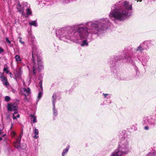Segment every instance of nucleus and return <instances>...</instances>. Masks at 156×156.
Here are the masks:
<instances>
[{
    "label": "nucleus",
    "instance_id": "nucleus-1",
    "mask_svg": "<svg viewBox=\"0 0 156 156\" xmlns=\"http://www.w3.org/2000/svg\"><path fill=\"white\" fill-rule=\"evenodd\" d=\"M110 24L108 19H102L87 22L83 25L81 24L62 28L57 30L56 34L60 40L64 41L78 40L86 38L89 34L99 36L107 29Z\"/></svg>",
    "mask_w": 156,
    "mask_h": 156
},
{
    "label": "nucleus",
    "instance_id": "nucleus-2",
    "mask_svg": "<svg viewBox=\"0 0 156 156\" xmlns=\"http://www.w3.org/2000/svg\"><path fill=\"white\" fill-rule=\"evenodd\" d=\"M115 6L116 8L110 11L109 15L112 20L124 21L130 15L129 12L132 10V7L129 2L120 1Z\"/></svg>",
    "mask_w": 156,
    "mask_h": 156
},
{
    "label": "nucleus",
    "instance_id": "nucleus-3",
    "mask_svg": "<svg viewBox=\"0 0 156 156\" xmlns=\"http://www.w3.org/2000/svg\"><path fill=\"white\" fill-rule=\"evenodd\" d=\"M130 140L129 138L125 137L121 139L119 143L118 149L113 152L111 156H122L127 153L130 148L129 144Z\"/></svg>",
    "mask_w": 156,
    "mask_h": 156
},
{
    "label": "nucleus",
    "instance_id": "nucleus-4",
    "mask_svg": "<svg viewBox=\"0 0 156 156\" xmlns=\"http://www.w3.org/2000/svg\"><path fill=\"white\" fill-rule=\"evenodd\" d=\"M33 70L34 74L39 72L43 68L41 58L37 55L33 51L32 54Z\"/></svg>",
    "mask_w": 156,
    "mask_h": 156
},
{
    "label": "nucleus",
    "instance_id": "nucleus-5",
    "mask_svg": "<svg viewBox=\"0 0 156 156\" xmlns=\"http://www.w3.org/2000/svg\"><path fill=\"white\" fill-rule=\"evenodd\" d=\"M149 58V56L148 55H144L139 58V60L141 62L143 65L145 66H147Z\"/></svg>",
    "mask_w": 156,
    "mask_h": 156
},
{
    "label": "nucleus",
    "instance_id": "nucleus-6",
    "mask_svg": "<svg viewBox=\"0 0 156 156\" xmlns=\"http://www.w3.org/2000/svg\"><path fill=\"white\" fill-rule=\"evenodd\" d=\"M18 106L16 103H10L8 104L7 109L9 111H17L18 109Z\"/></svg>",
    "mask_w": 156,
    "mask_h": 156
},
{
    "label": "nucleus",
    "instance_id": "nucleus-7",
    "mask_svg": "<svg viewBox=\"0 0 156 156\" xmlns=\"http://www.w3.org/2000/svg\"><path fill=\"white\" fill-rule=\"evenodd\" d=\"M20 93L21 94L26 97L29 95L30 93V89L29 88H27V89L22 88L20 90Z\"/></svg>",
    "mask_w": 156,
    "mask_h": 156
},
{
    "label": "nucleus",
    "instance_id": "nucleus-8",
    "mask_svg": "<svg viewBox=\"0 0 156 156\" xmlns=\"http://www.w3.org/2000/svg\"><path fill=\"white\" fill-rule=\"evenodd\" d=\"M13 7H16L18 12H19L20 13H21L22 15L24 14L23 8V7H22L21 5H20L19 2H16V4L13 6Z\"/></svg>",
    "mask_w": 156,
    "mask_h": 156
},
{
    "label": "nucleus",
    "instance_id": "nucleus-9",
    "mask_svg": "<svg viewBox=\"0 0 156 156\" xmlns=\"http://www.w3.org/2000/svg\"><path fill=\"white\" fill-rule=\"evenodd\" d=\"M144 49H147L151 47L152 44V42L151 41H145L142 43Z\"/></svg>",
    "mask_w": 156,
    "mask_h": 156
},
{
    "label": "nucleus",
    "instance_id": "nucleus-10",
    "mask_svg": "<svg viewBox=\"0 0 156 156\" xmlns=\"http://www.w3.org/2000/svg\"><path fill=\"white\" fill-rule=\"evenodd\" d=\"M16 141L13 142V146L18 149H20V139L15 138Z\"/></svg>",
    "mask_w": 156,
    "mask_h": 156
},
{
    "label": "nucleus",
    "instance_id": "nucleus-11",
    "mask_svg": "<svg viewBox=\"0 0 156 156\" xmlns=\"http://www.w3.org/2000/svg\"><path fill=\"white\" fill-rule=\"evenodd\" d=\"M22 71L21 69H19L18 70L16 71L15 73V75L16 77L20 78L22 75Z\"/></svg>",
    "mask_w": 156,
    "mask_h": 156
},
{
    "label": "nucleus",
    "instance_id": "nucleus-12",
    "mask_svg": "<svg viewBox=\"0 0 156 156\" xmlns=\"http://www.w3.org/2000/svg\"><path fill=\"white\" fill-rule=\"evenodd\" d=\"M33 132L34 134V137L35 139H37L38 137L39 131L38 129H37L36 127H34L33 129Z\"/></svg>",
    "mask_w": 156,
    "mask_h": 156
},
{
    "label": "nucleus",
    "instance_id": "nucleus-13",
    "mask_svg": "<svg viewBox=\"0 0 156 156\" xmlns=\"http://www.w3.org/2000/svg\"><path fill=\"white\" fill-rule=\"evenodd\" d=\"M146 156H156V147H154V150L149 153Z\"/></svg>",
    "mask_w": 156,
    "mask_h": 156
},
{
    "label": "nucleus",
    "instance_id": "nucleus-14",
    "mask_svg": "<svg viewBox=\"0 0 156 156\" xmlns=\"http://www.w3.org/2000/svg\"><path fill=\"white\" fill-rule=\"evenodd\" d=\"M69 147L67 146L65 149H64L62 153V156H65V155H66L69 150Z\"/></svg>",
    "mask_w": 156,
    "mask_h": 156
},
{
    "label": "nucleus",
    "instance_id": "nucleus-15",
    "mask_svg": "<svg viewBox=\"0 0 156 156\" xmlns=\"http://www.w3.org/2000/svg\"><path fill=\"white\" fill-rule=\"evenodd\" d=\"M145 49H144L142 44H141L137 48H136V51H140V52H142Z\"/></svg>",
    "mask_w": 156,
    "mask_h": 156
},
{
    "label": "nucleus",
    "instance_id": "nucleus-16",
    "mask_svg": "<svg viewBox=\"0 0 156 156\" xmlns=\"http://www.w3.org/2000/svg\"><path fill=\"white\" fill-rule=\"evenodd\" d=\"M57 98V96L55 94H54L52 96V101L53 103V106L55 105V102Z\"/></svg>",
    "mask_w": 156,
    "mask_h": 156
},
{
    "label": "nucleus",
    "instance_id": "nucleus-17",
    "mask_svg": "<svg viewBox=\"0 0 156 156\" xmlns=\"http://www.w3.org/2000/svg\"><path fill=\"white\" fill-rule=\"evenodd\" d=\"M12 117L13 119H16L17 118H19L20 117V115L17 113V111L15 112L13 114Z\"/></svg>",
    "mask_w": 156,
    "mask_h": 156
},
{
    "label": "nucleus",
    "instance_id": "nucleus-18",
    "mask_svg": "<svg viewBox=\"0 0 156 156\" xmlns=\"http://www.w3.org/2000/svg\"><path fill=\"white\" fill-rule=\"evenodd\" d=\"M47 3L48 2H46V0H42L41 1H39V4L40 6H43L46 4H48Z\"/></svg>",
    "mask_w": 156,
    "mask_h": 156
},
{
    "label": "nucleus",
    "instance_id": "nucleus-19",
    "mask_svg": "<svg viewBox=\"0 0 156 156\" xmlns=\"http://www.w3.org/2000/svg\"><path fill=\"white\" fill-rule=\"evenodd\" d=\"M53 113L54 116H56L57 115V112L55 108V105L53 106Z\"/></svg>",
    "mask_w": 156,
    "mask_h": 156
},
{
    "label": "nucleus",
    "instance_id": "nucleus-20",
    "mask_svg": "<svg viewBox=\"0 0 156 156\" xmlns=\"http://www.w3.org/2000/svg\"><path fill=\"white\" fill-rule=\"evenodd\" d=\"M31 121L33 123H35L37 122L36 117L34 115H31Z\"/></svg>",
    "mask_w": 156,
    "mask_h": 156
},
{
    "label": "nucleus",
    "instance_id": "nucleus-21",
    "mask_svg": "<svg viewBox=\"0 0 156 156\" xmlns=\"http://www.w3.org/2000/svg\"><path fill=\"white\" fill-rule=\"evenodd\" d=\"M15 58L16 59V61L17 62H19L21 61V59L19 55H16Z\"/></svg>",
    "mask_w": 156,
    "mask_h": 156
},
{
    "label": "nucleus",
    "instance_id": "nucleus-22",
    "mask_svg": "<svg viewBox=\"0 0 156 156\" xmlns=\"http://www.w3.org/2000/svg\"><path fill=\"white\" fill-rule=\"evenodd\" d=\"M29 24L31 26H33L35 27H37V23L36 21H31L29 22Z\"/></svg>",
    "mask_w": 156,
    "mask_h": 156
},
{
    "label": "nucleus",
    "instance_id": "nucleus-23",
    "mask_svg": "<svg viewBox=\"0 0 156 156\" xmlns=\"http://www.w3.org/2000/svg\"><path fill=\"white\" fill-rule=\"evenodd\" d=\"M72 0H60V2L63 4L68 3L70 2Z\"/></svg>",
    "mask_w": 156,
    "mask_h": 156
},
{
    "label": "nucleus",
    "instance_id": "nucleus-24",
    "mask_svg": "<svg viewBox=\"0 0 156 156\" xmlns=\"http://www.w3.org/2000/svg\"><path fill=\"white\" fill-rule=\"evenodd\" d=\"M27 147L26 144H22L20 146V149L24 150L26 149Z\"/></svg>",
    "mask_w": 156,
    "mask_h": 156
},
{
    "label": "nucleus",
    "instance_id": "nucleus-25",
    "mask_svg": "<svg viewBox=\"0 0 156 156\" xmlns=\"http://www.w3.org/2000/svg\"><path fill=\"white\" fill-rule=\"evenodd\" d=\"M81 45L82 46H87L88 45V43L87 42V41L85 40L82 41Z\"/></svg>",
    "mask_w": 156,
    "mask_h": 156
},
{
    "label": "nucleus",
    "instance_id": "nucleus-26",
    "mask_svg": "<svg viewBox=\"0 0 156 156\" xmlns=\"http://www.w3.org/2000/svg\"><path fill=\"white\" fill-rule=\"evenodd\" d=\"M43 94V93L41 91L38 94L37 98V101H38L41 98V97L42 95Z\"/></svg>",
    "mask_w": 156,
    "mask_h": 156
},
{
    "label": "nucleus",
    "instance_id": "nucleus-27",
    "mask_svg": "<svg viewBox=\"0 0 156 156\" xmlns=\"http://www.w3.org/2000/svg\"><path fill=\"white\" fill-rule=\"evenodd\" d=\"M32 12L30 9L28 8L26 10V13L27 16H29L31 15Z\"/></svg>",
    "mask_w": 156,
    "mask_h": 156
},
{
    "label": "nucleus",
    "instance_id": "nucleus-28",
    "mask_svg": "<svg viewBox=\"0 0 156 156\" xmlns=\"http://www.w3.org/2000/svg\"><path fill=\"white\" fill-rule=\"evenodd\" d=\"M3 84L5 86L7 87L8 85H9V83L7 81V79L5 80V81H3L2 82Z\"/></svg>",
    "mask_w": 156,
    "mask_h": 156
},
{
    "label": "nucleus",
    "instance_id": "nucleus-29",
    "mask_svg": "<svg viewBox=\"0 0 156 156\" xmlns=\"http://www.w3.org/2000/svg\"><path fill=\"white\" fill-rule=\"evenodd\" d=\"M10 135L12 137H14L16 135V133L14 131H11L10 133Z\"/></svg>",
    "mask_w": 156,
    "mask_h": 156
},
{
    "label": "nucleus",
    "instance_id": "nucleus-30",
    "mask_svg": "<svg viewBox=\"0 0 156 156\" xmlns=\"http://www.w3.org/2000/svg\"><path fill=\"white\" fill-rule=\"evenodd\" d=\"M5 101H8L10 99V98L9 96H6L5 97Z\"/></svg>",
    "mask_w": 156,
    "mask_h": 156
},
{
    "label": "nucleus",
    "instance_id": "nucleus-31",
    "mask_svg": "<svg viewBox=\"0 0 156 156\" xmlns=\"http://www.w3.org/2000/svg\"><path fill=\"white\" fill-rule=\"evenodd\" d=\"M3 71H4L7 74H8L9 72V71L8 70V68L7 67H5L4 68Z\"/></svg>",
    "mask_w": 156,
    "mask_h": 156
},
{
    "label": "nucleus",
    "instance_id": "nucleus-32",
    "mask_svg": "<svg viewBox=\"0 0 156 156\" xmlns=\"http://www.w3.org/2000/svg\"><path fill=\"white\" fill-rule=\"evenodd\" d=\"M1 127L0 128V135L2 133V131L4 128V126L3 124H2V125H1Z\"/></svg>",
    "mask_w": 156,
    "mask_h": 156
},
{
    "label": "nucleus",
    "instance_id": "nucleus-33",
    "mask_svg": "<svg viewBox=\"0 0 156 156\" xmlns=\"http://www.w3.org/2000/svg\"><path fill=\"white\" fill-rule=\"evenodd\" d=\"M5 40H6V42H7L9 44H11V41H9V39H8V37H6L5 38Z\"/></svg>",
    "mask_w": 156,
    "mask_h": 156
},
{
    "label": "nucleus",
    "instance_id": "nucleus-34",
    "mask_svg": "<svg viewBox=\"0 0 156 156\" xmlns=\"http://www.w3.org/2000/svg\"><path fill=\"white\" fill-rule=\"evenodd\" d=\"M18 38L20 39L19 40V42L22 44H23L24 43V42L23 41H22L21 40L22 38L20 37H19Z\"/></svg>",
    "mask_w": 156,
    "mask_h": 156
},
{
    "label": "nucleus",
    "instance_id": "nucleus-35",
    "mask_svg": "<svg viewBox=\"0 0 156 156\" xmlns=\"http://www.w3.org/2000/svg\"><path fill=\"white\" fill-rule=\"evenodd\" d=\"M29 34H30V35L28 37L29 38H30V37H31L32 39H34V37L32 36V35L31 34L30 32L29 33Z\"/></svg>",
    "mask_w": 156,
    "mask_h": 156
},
{
    "label": "nucleus",
    "instance_id": "nucleus-36",
    "mask_svg": "<svg viewBox=\"0 0 156 156\" xmlns=\"http://www.w3.org/2000/svg\"><path fill=\"white\" fill-rule=\"evenodd\" d=\"M6 79H6V77L4 76L0 80H1L3 82V81H5Z\"/></svg>",
    "mask_w": 156,
    "mask_h": 156
},
{
    "label": "nucleus",
    "instance_id": "nucleus-37",
    "mask_svg": "<svg viewBox=\"0 0 156 156\" xmlns=\"http://www.w3.org/2000/svg\"><path fill=\"white\" fill-rule=\"evenodd\" d=\"M39 84L41 87V89H42V81H41L39 83Z\"/></svg>",
    "mask_w": 156,
    "mask_h": 156
},
{
    "label": "nucleus",
    "instance_id": "nucleus-38",
    "mask_svg": "<svg viewBox=\"0 0 156 156\" xmlns=\"http://www.w3.org/2000/svg\"><path fill=\"white\" fill-rule=\"evenodd\" d=\"M23 135V133H21L20 135V137H17V138H19V139H20V140H21V137H22V136Z\"/></svg>",
    "mask_w": 156,
    "mask_h": 156
},
{
    "label": "nucleus",
    "instance_id": "nucleus-39",
    "mask_svg": "<svg viewBox=\"0 0 156 156\" xmlns=\"http://www.w3.org/2000/svg\"><path fill=\"white\" fill-rule=\"evenodd\" d=\"M13 124H14L13 122H12L11 123V126L10 129H12V127H13Z\"/></svg>",
    "mask_w": 156,
    "mask_h": 156
},
{
    "label": "nucleus",
    "instance_id": "nucleus-40",
    "mask_svg": "<svg viewBox=\"0 0 156 156\" xmlns=\"http://www.w3.org/2000/svg\"><path fill=\"white\" fill-rule=\"evenodd\" d=\"M3 51V50L1 47H0V54Z\"/></svg>",
    "mask_w": 156,
    "mask_h": 156
},
{
    "label": "nucleus",
    "instance_id": "nucleus-41",
    "mask_svg": "<svg viewBox=\"0 0 156 156\" xmlns=\"http://www.w3.org/2000/svg\"><path fill=\"white\" fill-rule=\"evenodd\" d=\"M3 77V75L2 74L0 73V79H1Z\"/></svg>",
    "mask_w": 156,
    "mask_h": 156
},
{
    "label": "nucleus",
    "instance_id": "nucleus-42",
    "mask_svg": "<svg viewBox=\"0 0 156 156\" xmlns=\"http://www.w3.org/2000/svg\"><path fill=\"white\" fill-rule=\"evenodd\" d=\"M103 94L105 98H106L107 96H108V94H106L105 93H103Z\"/></svg>",
    "mask_w": 156,
    "mask_h": 156
},
{
    "label": "nucleus",
    "instance_id": "nucleus-43",
    "mask_svg": "<svg viewBox=\"0 0 156 156\" xmlns=\"http://www.w3.org/2000/svg\"><path fill=\"white\" fill-rule=\"evenodd\" d=\"M144 129L146 130H147L149 129V127L147 126H146L144 127Z\"/></svg>",
    "mask_w": 156,
    "mask_h": 156
},
{
    "label": "nucleus",
    "instance_id": "nucleus-44",
    "mask_svg": "<svg viewBox=\"0 0 156 156\" xmlns=\"http://www.w3.org/2000/svg\"><path fill=\"white\" fill-rule=\"evenodd\" d=\"M2 140V137H0V141H1Z\"/></svg>",
    "mask_w": 156,
    "mask_h": 156
},
{
    "label": "nucleus",
    "instance_id": "nucleus-45",
    "mask_svg": "<svg viewBox=\"0 0 156 156\" xmlns=\"http://www.w3.org/2000/svg\"><path fill=\"white\" fill-rule=\"evenodd\" d=\"M5 136V134H4L2 136Z\"/></svg>",
    "mask_w": 156,
    "mask_h": 156
},
{
    "label": "nucleus",
    "instance_id": "nucleus-46",
    "mask_svg": "<svg viewBox=\"0 0 156 156\" xmlns=\"http://www.w3.org/2000/svg\"><path fill=\"white\" fill-rule=\"evenodd\" d=\"M1 125H2V124H0V128H1Z\"/></svg>",
    "mask_w": 156,
    "mask_h": 156
},
{
    "label": "nucleus",
    "instance_id": "nucleus-47",
    "mask_svg": "<svg viewBox=\"0 0 156 156\" xmlns=\"http://www.w3.org/2000/svg\"><path fill=\"white\" fill-rule=\"evenodd\" d=\"M9 74H10V75H11V73H10Z\"/></svg>",
    "mask_w": 156,
    "mask_h": 156
},
{
    "label": "nucleus",
    "instance_id": "nucleus-48",
    "mask_svg": "<svg viewBox=\"0 0 156 156\" xmlns=\"http://www.w3.org/2000/svg\"><path fill=\"white\" fill-rule=\"evenodd\" d=\"M23 84H24V82H23Z\"/></svg>",
    "mask_w": 156,
    "mask_h": 156
}]
</instances>
